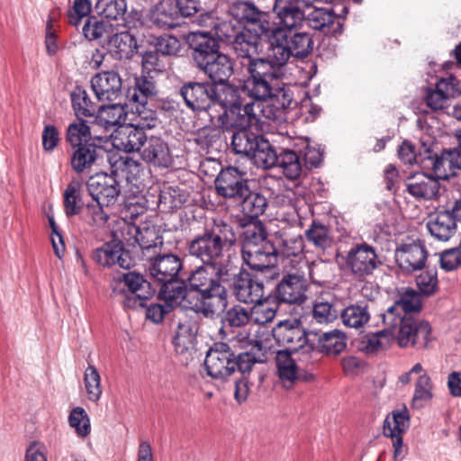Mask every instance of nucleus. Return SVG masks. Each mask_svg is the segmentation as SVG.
<instances>
[{"mask_svg":"<svg viewBox=\"0 0 461 461\" xmlns=\"http://www.w3.org/2000/svg\"><path fill=\"white\" fill-rule=\"evenodd\" d=\"M228 276L225 264L197 267L187 277L188 286L185 283L179 304L206 318H213L227 306V290L222 282Z\"/></svg>","mask_w":461,"mask_h":461,"instance_id":"f257e3e1","label":"nucleus"},{"mask_svg":"<svg viewBox=\"0 0 461 461\" xmlns=\"http://www.w3.org/2000/svg\"><path fill=\"white\" fill-rule=\"evenodd\" d=\"M236 338L243 348L250 347V350L236 355L227 343H213L204 359L206 373L212 379L226 382L236 371L249 374L256 363L266 361L267 346L261 339L246 332H240Z\"/></svg>","mask_w":461,"mask_h":461,"instance_id":"f03ea898","label":"nucleus"},{"mask_svg":"<svg viewBox=\"0 0 461 461\" xmlns=\"http://www.w3.org/2000/svg\"><path fill=\"white\" fill-rule=\"evenodd\" d=\"M421 309L419 293L412 289L405 290L400 298L380 317L383 324L398 328L396 340L401 348L409 346L417 349L428 347L431 339V328L429 322L414 317Z\"/></svg>","mask_w":461,"mask_h":461,"instance_id":"7ed1b4c3","label":"nucleus"},{"mask_svg":"<svg viewBox=\"0 0 461 461\" xmlns=\"http://www.w3.org/2000/svg\"><path fill=\"white\" fill-rule=\"evenodd\" d=\"M263 36L269 43L268 53L264 58L252 59L245 66L249 84L259 92L269 89L272 82L284 79L288 60L292 57L285 44L286 34L279 29H269Z\"/></svg>","mask_w":461,"mask_h":461,"instance_id":"20e7f679","label":"nucleus"},{"mask_svg":"<svg viewBox=\"0 0 461 461\" xmlns=\"http://www.w3.org/2000/svg\"><path fill=\"white\" fill-rule=\"evenodd\" d=\"M221 95L220 105L209 116L211 126L233 133L247 129L254 122H261L253 100H247L245 79L239 86L225 87Z\"/></svg>","mask_w":461,"mask_h":461,"instance_id":"39448f33","label":"nucleus"},{"mask_svg":"<svg viewBox=\"0 0 461 461\" xmlns=\"http://www.w3.org/2000/svg\"><path fill=\"white\" fill-rule=\"evenodd\" d=\"M189 42L193 49L194 61L197 68L209 78L208 83L214 84L220 90L236 86L229 82L234 72L233 61L227 54L220 51V45L211 31L193 32L189 35Z\"/></svg>","mask_w":461,"mask_h":461,"instance_id":"423d86ee","label":"nucleus"},{"mask_svg":"<svg viewBox=\"0 0 461 461\" xmlns=\"http://www.w3.org/2000/svg\"><path fill=\"white\" fill-rule=\"evenodd\" d=\"M235 243L236 235L232 226L220 221H214L212 226L206 227L203 232L195 235L187 242L186 249L191 257L199 259L203 264L216 267L224 264V251Z\"/></svg>","mask_w":461,"mask_h":461,"instance_id":"0eeeda50","label":"nucleus"},{"mask_svg":"<svg viewBox=\"0 0 461 461\" xmlns=\"http://www.w3.org/2000/svg\"><path fill=\"white\" fill-rule=\"evenodd\" d=\"M183 269L181 258L173 253L158 254L149 258L150 277L160 285L159 296L167 300H179L185 293V281L179 278Z\"/></svg>","mask_w":461,"mask_h":461,"instance_id":"6e6552de","label":"nucleus"},{"mask_svg":"<svg viewBox=\"0 0 461 461\" xmlns=\"http://www.w3.org/2000/svg\"><path fill=\"white\" fill-rule=\"evenodd\" d=\"M283 79H277L270 85L265 92L258 91L245 79V89L249 93V99H252L260 119L271 121L280 120L285 112L291 107L294 95L289 86H285Z\"/></svg>","mask_w":461,"mask_h":461,"instance_id":"1a4fd4ad","label":"nucleus"},{"mask_svg":"<svg viewBox=\"0 0 461 461\" xmlns=\"http://www.w3.org/2000/svg\"><path fill=\"white\" fill-rule=\"evenodd\" d=\"M223 90L217 89L214 84L208 81L185 82L179 88V95L185 106L195 113H203L209 117L211 112L217 108L222 97Z\"/></svg>","mask_w":461,"mask_h":461,"instance_id":"9d476101","label":"nucleus"},{"mask_svg":"<svg viewBox=\"0 0 461 461\" xmlns=\"http://www.w3.org/2000/svg\"><path fill=\"white\" fill-rule=\"evenodd\" d=\"M113 291L123 294L122 304L125 308L133 310L144 308L156 292L150 282L134 271L123 274L117 280Z\"/></svg>","mask_w":461,"mask_h":461,"instance_id":"9b49d317","label":"nucleus"},{"mask_svg":"<svg viewBox=\"0 0 461 461\" xmlns=\"http://www.w3.org/2000/svg\"><path fill=\"white\" fill-rule=\"evenodd\" d=\"M383 264L375 249L367 243L352 247L345 257L346 268L355 279L365 281Z\"/></svg>","mask_w":461,"mask_h":461,"instance_id":"f8f14e48","label":"nucleus"},{"mask_svg":"<svg viewBox=\"0 0 461 461\" xmlns=\"http://www.w3.org/2000/svg\"><path fill=\"white\" fill-rule=\"evenodd\" d=\"M317 336V333H307L297 321H285L278 324L273 330V337L277 344L285 348V350L290 353L302 351L303 353H310L316 345L311 339L310 336Z\"/></svg>","mask_w":461,"mask_h":461,"instance_id":"ddd939ff","label":"nucleus"},{"mask_svg":"<svg viewBox=\"0 0 461 461\" xmlns=\"http://www.w3.org/2000/svg\"><path fill=\"white\" fill-rule=\"evenodd\" d=\"M307 0H275L273 12L277 23L269 21V29H281L285 34L302 28L305 20Z\"/></svg>","mask_w":461,"mask_h":461,"instance_id":"4468645a","label":"nucleus"},{"mask_svg":"<svg viewBox=\"0 0 461 461\" xmlns=\"http://www.w3.org/2000/svg\"><path fill=\"white\" fill-rule=\"evenodd\" d=\"M249 184L247 173L235 167L222 168L214 180L217 194L235 203L249 194Z\"/></svg>","mask_w":461,"mask_h":461,"instance_id":"2eb2a0df","label":"nucleus"},{"mask_svg":"<svg viewBox=\"0 0 461 461\" xmlns=\"http://www.w3.org/2000/svg\"><path fill=\"white\" fill-rule=\"evenodd\" d=\"M243 263L255 274L266 279L267 283L279 276L277 264V250L273 243H265L262 247L243 251Z\"/></svg>","mask_w":461,"mask_h":461,"instance_id":"dca6fc26","label":"nucleus"},{"mask_svg":"<svg viewBox=\"0 0 461 461\" xmlns=\"http://www.w3.org/2000/svg\"><path fill=\"white\" fill-rule=\"evenodd\" d=\"M275 246L277 250V257L281 256L284 260L286 261L285 263V267H291L296 268L298 267V269H302V267H304L309 270L311 280L313 283H321L313 276L315 266L313 264L309 266L308 262L305 260L303 255L304 240L302 235L284 232L276 239V245Z\"/></svg>","mask_w":461,"mask_h":461,"instance_id":"f3484780","label":"nucleus"},{"mask_svg":"<svg viewBox=\"0 0 461 461\" xmlns=\"http://www.w3.org/2000/svg\"><path fill=\"white\" fill-rule=\"evenodd\" d=\"M235 298L244 303L259 301L265 294V278L258 274L251 275L245 270H240L233 275L230 285Z\"/></svg>","mask_w":461,"mask_h":461,"instance_id":"a211bd4d","label":"nucleus"},{"mask_svg":"<svg viewBox=\"0 0 461 461\" xmlns=\"http://www.w3.org/2000/svg\"><path fill=\"white\" fill-rule=\"evenodd\" d=\"M307 280L299 272L285 274L275 286V299L278 303L301 304L307 299Z\"/></svg>","mask_w":461,"mask_h":461,"instance_id":"6ab92c4d","label":"nucleus"},{"mask_svg":"<svg viewBox=\"0 0 461 461\" xmlns=\"http://www.w3.org/2000/svg\"><path fill=\"white\" fill-rule=\"evenodd\" d=\"M92 259L104 267L118 266L123 269H130L134 266V259L130 251L126 250L121 240H113L103 244L93 250Z\"/></svg>","mask_w":461,"mask_h":461,"instance_id":"aec40b11","label":"nucleus"},{"mask_svg":"<svg viewBox=\"0 0 461 461\" xmlns=\"http://www.w3.org/2000/svg\"><path fill=\"white\" fill-rule=\"evenodd\" d=\"M86 188L95 202L106 207L114 204L121 194L119 182L106 173L91 176L86 182Z\"/></svg>","mask_w":461,"mask_h":461,"instance_id":"412c9836","label":"nucleus"},{"mask_svg":"<svg viewBox=\"0 0 461 461\" xmlns=\"http://www.w3.org/2000/svg\"><path fill=\"white\" fill-rule=\"evenodd\" d=\"M394 256L400 268L407 272H413L424 267L428 251L424 242L417 240L398 246Z\"/></svg>","mask_w":461,"mask_h":461,"instance_id":"4be33fe9","label":"nucleus"},{"mask_svg":"<svg viewBox=\"0 0 461 461\" xmlns=\"http://www.w3.org/2000/svg\"><path fill=\"white\" fill-rule=\"evenodd\" d=\"M230 15L237 23L247 26H252L253 30H259V33L264 34L269 30V14L267 12L260 11L251 2H237L230 8Z\"/></svg>","mask_w":461,"mask_h":461,"instance_id":"5701e85b","label":"nucleus"},{"mask_svg":"<svg viewBox=\"0 0 461 461\" xmlns=\"http://www.w3.org/2000/svg\"><path fill=\"white\" fill-rule=\"evenodd\" d=\"M148 139L145 130L134 123L120 125L112 134L113 147L125 152L140 153Z\"/></svg>","mask_w":461,"mask_h":461,"instance_id":"b1692460","label":"nucleus"},{"mask_svg":"<svg viewBox=\"0 0 461 461\" xmlns=\"http://www.w3.org/2000/svg\"><path fill=\"white\" fill-rule=\"evenodd\" d=\"M459 94L458 80L454 76L440 78L434 89H429L424 100L432 111H442L449 106V99Z\"/></svg>","mask_w":461,"mask_h":461,"instance_id":"393cba45","label":"nucleus"},{"mask_svg":"<svg viewBox=\"0 0 461 461\" xmlns=\"http://www.w3.org/2000/svg\"><path fill=\"white\" fill-rule=\"evenodd\" d=\"M291 355L287 350H279L276 357L278 376L286 389H290L299 381L309 382L314 378L312 374L300 369Z\"/></svg>","mask_w":461,"mask_h":461,"instance_id":"a878e982","label":"nucleus"},{"mask_svg":"<svg viewBox=\"0 0 461 461\" xmlns=\"http://www.w3.org/2000/svg\"><path fill=\"white\" fill-rule=\"evenodd\" d=\"M122 78L117 72L103 71L91 79V87L99 102H113L122 95Z\"/></svg>","mask_w":461,"mask_h":461,"instance_id":"bb28decb","label":"nucleus"},{"mask_svg":"<svg viewBox=\"0 0 461 461\" xmlns=\"http://www.w3.org/2000/svg\"><path fill=\"white\" fill-rule=\"evenodd\" d=\"M139 49L136 36L129 23L122 31L117 30L108 38V50L116 59H130L137 53Z\"/></svg>","mask_w":461,"mask_h":461,"instance_id":"cd10ccee","label":"nucleus"},{"mask_svg":"<svg viewBox=\"0 0 461 461\" xmlns=\"http://www.w3.org/2000/svg\"><path fill=\"white\" fill-rule=\"evenodd\" d=\"M304 22L314 31L324 35L338 37L342 33L343 24L332 10L327 8H315L307 15Z\"/></svg>","mask_w":461,"mask_h":461,"instance_id":"c85d7f7f","label":"nucleus"},{"mask_svg":"<svg viewBox=\"0 0 461 461\" xmlns=\"http://www.w3.org/2000/svg\"><path fill=\"white\" fill-rule=\"evenodd\" d=\"M106 153L107 150L102 142L75 148L70 157L71 167L77 174L90 171L92 167L102 160Z\"/></svg>","mask_w":461,"mask_h":461,"instance_id":"c756f323","label":"nucleus"},{"mask_svg":"<svg viewBox=\"0 0 461 461\" xmlns=\"http://www.w3.org/2000/svg\"><path fill=\"white\" fill-rule=\"evenodd\" d=\"M143 161L157 167L171 166L173 158L168 144L160 137L150 136L140 151Z\"/></svg>","mask_w":461,"mask_h":461,"instance_id":"7c9ffc66","label":"nucleus"},{"mask_svg":"<svg viewBox=\"0 0 461 461\" xmlns=\"http://www.w3.org/2000/svg\"><path fill=\"white\" fill-rule=\"evenodd\" d=\"M405 191L418 201L432 200L439 191V183L435 177L424 173H416L404 181Z\"/></svg>","mask_w":461,"mask_h":461,"instance_id":"2f4dec72","label":"nucleus"},{"mask_svg":"<svg viewBox=\"0 0 461 461\" xmlns=\"http://www.w3.org/2000/svg\"><path fill=\"white\" fill-rule=\"evenodd\" d=\"M262 33H259V30H254L244 27L238 36H236L234 41L231 44V49L239 59H248V64L252 60L258 59V53L261 50V39Z\"/></svg>","mask_w":461,"mask_h":461,"instance_id":"473e14b6","label":"nucleus"},{"mask_svg":"<svg viewBox=\"0 0 461 461\" xmlns=\"http://www.w3.org/2000/svg\"><path fill=\"white\" fill-rule=\"evenodd\" d=\"M432 170L437 180H448L456 176L461 170V144L453 149H443L440 155H436Z\"/></svg>","mask_w":461,"mask_h":461,"instance_id":"72a5a7b5","label":"nucleus"},{"mask_svg":"<svg viewBox=\"0 0 461 461\" xmlns=\"http://www.w3.org/2000/svg\"><path fill=\"white\" fill-rule=\"evenodd\" d=\"M196 22L203 27L211 28L214 35L221 41L231 45L236 36L242 30L231 21H219L212 13H202L196 18Z\"/></svg>","mask_w":461,"mask_h":461,"instance_id":"f704fd0d","label":"nucleus"},{"mask_svg":"<svg viewBox=\"0 0 461 461\" xmlns=\"http://www.w3.org/2000/svg\"><path fill=\"white\" fill-rule=\"evenodd\" d=\"M427 229L436 240L447 241L456 231V222L448 211H440L434 216H430L427 222Z\"/></svg>","mask_w":461,"mask_h":461,"instance_id":"c9c22d12","label":"nucleus"},{"mask_svg":"<svg viewBox=\"0 0 461 461\" xmlns=\"http://www.w3.org/2000/svg\"><path fill=\"white\" fill-rule=\"evenodd\" d=\"M342 323L348 328H363L370 320L369 303L360 301L339 311Z\"/></svg>","mask_w":461,"mask_h":461,"instance_id":"e433bc0d","label":"nucleus"},{"mask_svg":"<svg viewBox=\"0 0 461 461\" xmlns=\"http://www.w3.org/2000/svg\"><path fill=\"white\" fill-rule=\"evenodd\" d=\"M298 143L294 145L293 149H281L278 155V167L284 176L291 180L297 179L302 173L303 165L297 149Z\"/></svg>","mask_w":461,"mask_h":461,"instance_id":"4c0bfd02","label":"nucleus"},{"mask_svg":"<svg viewBox=\"0 0 461 461\" xmlns=\"http://www.w3.org/2000/svg\"><path fill=\"white\" fill-rule=\"evenodd\" d=\"M158 89L151 77H139L135 78V84L129 88L127 99L130 104H148L149 100L156 97Z\"/></svg>","mask_w":461,"mask_h":461,"instance_id":"58836bf2","label":"nucleus"},{"mask_svg":"<svg viewBox=\"0 0 461 461\" xmlns=\"http://www.w3.org/2000/svg\"><path fill=\"white\" fill-rule=\"evenodd\" d=\"M66 140L75 149L86 144L102 142L103 139L93 137L89 125L83 120L70 123L66 131Z\"/></svg>","mask_w":461,"mask_h":461,"instance_id":"ea45409f","label":"nucleus"},{"mask_svg":"<svg viewBox=\"0 0 461 461\" xmlns=\"http://www.w3.org/2000/svg\"><path fill=\"white\" fill-rule=\"evenodd\" d=\"M306 240L312 244L317 252H325L331 248L333 240L329 228L320 221L313 220L304 232Z\"/></svg>","mask_w":461,"mask_h":461,"instance_id":"a19ab883","label":"nucleus"},{"mask_svg":"<svg viewBox=\"0 0 461 461\" xmlns=\"http://www.w3.org/2000/svg\"><path fill=\"white\" fill-rule=\"evenodd\" d=\"M70 97L72 107L77 119L96 116L100 105H97V104L90 99L87 92L83 87H75Z\"/></svg>","mask_w":461,"mask_h":461,"instance_id":"79ce46f5","label":"nucleus"},{"mask_svg":"<svg viewBox=\"0 0 461 461\" xmlns=\"http://www.w3.org/2000/svg\"><path fill=\"white\" fill-rule=\"evenodd\" d=\"M255 147L250 158L253 159L257 167L263 168L276 167L278 162L279 152L264 136L259 138Z\"/></svg>","mask_w":461,"mask_h":461,"instance_id":"37998d69","label":"nucleus"},{"mask_svg":"<svg viewBox=\"0 0 461 461\" xmlns=\"http://www.w3.org/2000/svg\"><path fill=\"white\" fill-rule=\"evenodd\" d=\"M253 303L254 306L249 309V316L253 322L264 325L275 319L279 304L276 299H271L269 295L263 296L262 299L255 301Z\"/></svg>","mask_w":461,"mask_h":461,"instance_id":"c03bdc74","label":"nucleus"},{"mask_svg":"<svg viewBox=\"0 0 461 461\" xmlns=\"http://www.w3.org/2000/svg\"><path fill=\"white\" fill-rule=\"evenodd\" d=\"M347 346V337L339 330L322 332L319 335L317 348L320 352L326 355H338Z\"/></svg>","mask_w":461,"mask_h":461,"instance_id":"a18cd8bd","label":"nucleus"},{"mask_svg":"<svg viewBox=\"0 0 461 461\" xmlns=\"http://www.w3.org/2000/svg\"><path fill=\"white\" fill-rule=\"evenodd\" d=\"M64 212L67 217L79 214L84 207L81 194V184L78 181L68 183L63 193Z\"/></svg>","mask_w":461,"mask_h":461,"instance_id":"49530a36","label":"nucleus"},{"mask_svg":"<svg viewBox=\"0 0 461 461\" xmlns=\"http://www.w3.org/2000/svg\"><path fill=\"white\" fill-rule=\"evenodd\" d=\"M286 32L285 44L291 52V55L295 58H305L313 50V40L312 35L308 32Z\"/></svg>","mask_w":461,"mask_h":461,"instance_id":"de8ad7c7","label":"nucleus"},{"mask_svg":"<svg viewBox=\"0 0 461 461\" xmlns=\"http://www.w3.org/2000/svg\"><path fill=\"white\" fill-rule=\"evenodd\" d=\"M236 204L240 205L241 211L245 216L250 219H257L265 212L267 207V201L260 193L249 189V194L241 197Z\"/></svg>","mask_w":461,"mask_h":461,"instance_id":"09e8293b","label":"nucleus"},{"mask_svg":"<svg viewBox=\"0 0 461 461\" xmlns=\"http://www.w3.org/2000/svg\"><path fill=\"white\" fill-rule=\"evenodd\" d=\"M267 238L266 228L261 222L247 225L242 232L241 253L271 243Z\"/></svg>","mask_w":461,"mask_h":461,"instance_id":"8fccbe9b","label":"nucleus"},{"mask_svg":"<svg viewBox=\"0 0 461 461\" xmlns=\"http://www.w3.org/2000/svg\"><path fill=\"white\" fill-rule=\"evenodd\" d=\"M196 333L197 329L190 322L178 323L176 335L172 340L176 352L183 354L193 348L195 343Z\"/></svg>","mask_w":461,"mask_h":461,"instance_id":"3c124183","label":"nucleus"},{"mask_svg":"<svg viewBox=\"0 0 461 461\" xmlns=\"http://www.w3.org/2000/svg\"><path fill=\"white\" fill-rule=\"evenodd\" d=\"M262 135H256L247 129L234 131L231 135L230 146L236 154L246 157L251 156L255 149V144L258 143Z\"/></svg>","mask_w":461,"mask_h":461,"instance_id":"603ef678","label":"nucleus"},{"mask_svg":"<svg viewBox=\"0 0 461 461\" xmlns=\"http://www.w3.org/2000/svg\"><path fill=\"white\" fill-rule=\"evenodd\" d=\"M433 384L428 374L419 376L415 383L411 408L421 409L433 398Z\"/></svg>","mask_w":461,"mask_h":461,"instance_id":"864d4df0","label":"nucleus"},{"mask_svg":"<svg viewBox=\"0 0 461 461\" xmlns=\"http://www.w3.org/2000/svg\"><path fill=\"white\" fill-rule=\"evenodd\" d=\"M82 32L84 36L89 41H95L102 38H109L113 33V24L109 22L99 20L95 16H90L86 20Z\"/></svg>","mask_w":461,"mask_h":461,"instance_id":"5fc2aeb1","label":"nucleus"},{"mask_svg":"<svg viewBox=\"0 0 461 461\" xmlns=\"http://www.w3.org/2000/svg\"><path fill=\"white\" fill-rule=\"evenodd\" d=\"M409 427V414L406 410L402 411H393L392 416L386 417L383 432L385 437L393 438L402 437L401 434Z\"/></svg>","mask_w":461,"mask_h":461,"instance_id":"6e6d98bb","label":"nucleus"},{"mask_svg":"<svg viewBox=\"0 0 461 461\" xmlns=\"http://www.w3.org/2000/svg\"><path fill=\"white\" fill-rule=\"evenodd\" d=\"M126 112L121 104H113L109 105H100L99 112L96 113V118H99L107 128L109 126L123 125L125 121Z\"/></svg>","mask_w":461,"mask_h":461,"instance_id":"4d7b16f0","label":"nucleus"},{"mask_svg":"<svg viewBox=\"0 0 461 461\" xmlns=\"http://www.w3.org/2000/svg\"><path fill=\"white\" fill-rule=\"evenodd\" d=\"M84 384L89 401L96 402L99 401L103 389L101 386V376L97 368L88 365L84 373Z\"/></svg>","mask_w":461,"mask_h":461,"instance_id":"13d9d810","label":"nucleus"},{"mask_svg":"<svg viewBox=\"0 0 461 461\" xmlns=\"http://www.w3.org/2000/svg\"><path fill=\"white\" fill-rule=\"evenodd\" d=\"M130 104L131 105L132 113L136 114L135 125L141 127L143 130H150L156 127L158 122L157 112L148 108V104L136 103Z\"/></svg>","mask_w":461,"mask_h":461,"instance_id":"bf43d9fd","label":"nucleus"},{"mask_svg":"<svg viewBox=\"0 0 461 461\" xmlns=\"http://www.w3.org/2000/svg\"><path fill=\"white\" fill-rule=\"evenodd\" d=\"M384 328L372 334L366 340V349L367 352H376L385 348L391 339H396L398 328H391L384 324Z\"/></svg>","mask_w":461,"mask_h":461,"instance_id":"052dcab7","label":"nucleus"},{"mask_svg":"<svg viewBox=\"0 0 461 461\" xmlns=\"http://www.w3.org/2000/svg\"><path fill=\"white\" fill-rule=\"evenodd\" d=\"M251 317L249 316V309H246L241 305H234L227 310L222 317V323L225 327L240 328L247 325Z\"/></svg>","mask_w":461,"mask_h":461,"instance_id":"680f3d73","label":"nucleus"},{"mask_svg":"<svg viewBox=\"0 0 461 461\" xmlns=\"http://www.w3.org/2000/svg\"><path fill=\"white\" fill-rule=\"evenodd\" d=\"M301 161H303L307 169L316 168L322 162V152L312 147L306 140H301L297 147Z\"/></svg>","mask_w":461,"mask_h":461,"instance_id":"e2e57ef3","label":"nucleus"},{"mask_svg":"<svg viewBox=\"0 0 461 461\" xmlns=\"http://www.w3.org/2000/svg\"><path fill=\"white\" fill-rule=\"evenodd\" d=\"M68 422L78 436L86 437L90 433V420L84 408H74L69 413Z\"/></svg>","mask_w":461,"mask_h":461,"instance_id":"0e129e2a","label":"nucleus"},{"mask_svg":"<svg viewBox=\"0 0 461 461\" xmlns=\"http://www.w3.org/2000/svg\"><path fill=\"white\" fill-rule=\"evenodd\" d=\"M339 314L337 305L329 302H316L312 309V317L319 323H330Z\"/></svg>","mask_w":461,"mask_h":461,"instance_id":"69168bd1","label":"nucleus"},{"mask_svg":"<svg viewBox=\"0 0 461 461\" xmlns=\"http://www.w3.org/2000/svg\"><path fill=\"white\" fill-rule=\"evenodd\" d=\"M96 8L105 18L117 20L126 11L125 0H98Z\"/></svg>","mask_w":461,"mask_h":461,"instance_id":"338daca9","label":"nucleus"},{"mask_svg":"<svg viewBox=\"0 0 461 461\" xmlns=\"http://www.w3.org/2000/svg\"><path fill=\"white\" fill-rule=\"evenodd\" d=\"M183 202L179 190L172 186L164 187L158 195V206L164 211L177 209Z\"/></svg>","mask_w":461,"mask_h":461,"instance_id":"774afa93","label":"nucleus"}]
</instances>
